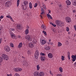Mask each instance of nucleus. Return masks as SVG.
I'll return each instance as SVG.
<instances>
[{
	"label": "nucleus",
	"instance_id": "obj_1",
	"mask_svg": "<svg viewBox=\"0 0 76 76\" xmlns=\"http://www.w3.org/2000/svg\"><path fill=\"white\" fill-rule=\"evenodd\" d=\"M25 38L28 40L29 41H32L33 39H34V36H29V35H27L25 37Z\"/></svg>",
	"mask_w": 76,
	"mask_h": 76
},
{
	"label": "nucleus",
	"instance_id": "obj_2",
	"mask_svg": "<svg viewBox=\"0 0 76 76\" xmlns=\"http://www.w3.org/2000/svg\"><path fill=\"white\" fill-rule=\"evenodd\" d=\"M1 57L2 59H3L4 60L7 61L9 60L8 55L6 54H2L1 55Z\"/></svg>",
	"mask_w": 76,
	"mask_h": 76
},
{
	"label": "nucleus",
	"instance_id": "obj_3",
	"mask_svg": "<svg viewBox=\"0 0 76 76\" xmlns=\"http://www.w3.org/2000/svg\"><path fill=\"white\" fill-rule=\"evenodd\" d=\"M65 20L67 23H71L72 22V19L69 17H66Z\"/></svg>",
	"mask_w": 76,
	"mask_h": 76
},
{
	"label": "nucleus",
	"instance_id": "obj_4",
	"mask_svg": "<svg viewBox=\"0 0 76 76\" xmlns=\"http://www.w3.org/2000/svg\"><path fill=\"white\" fill-rule=\"evenodd\" d=\"M39 53L38 51V50H37L35 53L34 57L36 59H37L38 58V57H39Z\"/></svg>",
	"mask_w": 76,
	"mask_h": 76
},
{
	"label": "nucleus",
	"instance_id": "obj_5",
	"mask_svg": "<svg viewBox=\"0 0 76 76\" xmlns=\"http://www.w3.org/2000/svg\"><path fill=\"white\" fill-rule=\"evenodd\" d=\"M4 50L6 52H9L10 51V48L9 46H6L4 48Z\"/></svg>",
	"mask_w": 76,
	"mask_h": 76
},
{
	"label": "nucleus",
	"instance_id": "obj_6",
	"mask_svg": "<svg viewBox=\"0 0 76 76\" xmlns=\"http://www.w3.org/2000/svg\"><path fill=\"white\" fill-rule=\"evenodd\" d=\"M41 12L40 13L41 15H40V17H41V19H42V18H43L42 15H44V13L45 12L44 9L42 8H41Z\"/></svg>",
	"mask_w": 76,
	"mask_h": 76
},
{
	"label": "nucleus",
	"instance_id": "obj_7",
	"mask_svg": "<svg viewBox=\"0 0 76 76\" xmlns=\"http://www.w3.org/2000/svg\"><path fill=\"white\" fill-rule=\"evenodd\" d=\"M48 57L49 58H52L53 57V55L51 53H49L48 55Z\"/></svg>",
	"mask_w": 76,
	"mask_h": 76
},
{
	"label": "nucleus",
	"instance_id": "obj_8",
	"mask_svg": "<svg viewBox=\"0 0 76 76\" xmlns=\"http://www.w3.org/2000/svg\"><path fill=\"white\" fill-rule=\"evenodd\" d=\"M72 61L74 62L76 61V55H72Z\"/></svg>",
	"mask_w": 76,
	"mask_h": 76
},
{
	"label": "nucleus",
	"instance_id": "obj_9",
	"mask_svg": "<svg viewBox=\"0 0 76 76\" xmlns=\"http://www.w3.org/2000/svg\"><path fill=\"white\" fill-rule=\"evenodd\" d=\"M21 9L22 10H25L27 9V6L23 5L21 6Z\"/></svg>",
	"mask_w": 76,
	"mask_h": 76
},
{
	"label": "nucleus",
	"instance_id": "obj_10",
	"mask_svg": "<svg viewBox=\"0 0 76 76\" xmlns=\"http://www.w3.org/2000/svg\"><path fill=\"white\" fill-rule=\"evenodd\" d=\"M40 60L42 61H45V57L42 56L40 57Z\"/></svg>",
	"mask_w": 76,
	"mask_h": 76
},
{
	"label": "nucleus",
	"instance_id": "obj_11",
	"mask_svg": "<svg viewBox=\"0 0 76 76\" xmlns=\"http://www.w3.org/2000/svg\"><path fill=\"white\" fill-rule=\"evenodd\" d=\"M28 46L29 47H30V48H32L34 47V45L32 43L30 42L28 44Z\"/></svg>",
	"mask_w": 76,
	"mask_h": 76
},
{
	"label": "nucleus",
	"instance_id": "obj_12",
	"mask_svg": "<svg viewBox=\"0 0 76 76\" xmlns=\"http://www.w3.org/2000/svg\"><path fill=\"white\" fill-rule=\"evenodd\" d=\"M58 26H61V27L64 26V22L62 21H60V23H59Z\"/></svg>",
	"mask_w": 76,
	"mask_h": 76
},
{
	"label": "nucleus",
	"instance_id": "obj_13",
	"mask_svg": "<svg viewBox=\"0 0 76 76\" xmlns=\"http://www.w3.org/2000/svg\"><path fill=\"white\" fill-rule=\"evenodd\" d=\"M66 3L67 5H68L69 6L71 4V2L69 0H66Z\"/></svg>",
	"mask_w": 76,
	"mask_h": 76
},
{
	"label": "nucleus",
	"instance_id": "obj_14",
	"mask_svg": "<svg viewBox=\"0 0 76 76\" xmlns=\"http://www.w3.org/2000/svg\"><path fill=\"white\" fill-rule=\"evenodd\" d=\"M34 76H39V72L37 71L35 72L34 73Z\"/></svg>",
	"mask_w": 76,
	"mask_h": 76
},
{
	"label": "nucleus",
	"instance_id": "obj_15",
	"mask_svg": "<svg viewBox=\"0 0 76 76\" xmlns=\"http://www.w3.org/2000/svg\"><path fill=\"white\" fill-rule=\"evenodd\" d=\"M10 2L9 1H7L5 3V6L6 7H9L10 6Z\"/></svg>",
	"mask_w": 76,
	"mask_h": 76
},
{
	"label": "nucleus",
	"instance_id": "obj_16",
	"mask_svg": "<svg viewBox=\"0 0 76 76\" xmlns=\"http://www.w3.org/2000/svg\"><path fill=\"white\" fill-rule=\"evenodd\" d=\"M40 42L41 44H43V45L45 44V43H46V41H45V40L43 39Z\"/></svg>",
	"mask_w": 76,
	"mask_h": 76
},
{
	"label": "nucleus",
	"instance_id": "obj_17",
	"mask_svg": "<svg viewBox=\"0 0 76 76\" xmlns=\"http://www.w3.org/2000/svg\"><path fill=\"white\" fill-rule=\"evenodd\" d=\"M44 73L42 72H41L39 74V76H44Z\"/></svg>",
	"mask_w": 76,
	"mask_h": 76
},
{
	"label": "nucleus",
	"instance_id": "obj_18",
	"mask_svg": "<svg viewBox=\"0 0 76 76\" xmlns=\"http://www.w3.org/2000/svg\"><path fill=\"white\" fill-rule=\"evenodd\" d=\"M60 20H56L55 21V23L58 26V25H59L60 23Z\"/></svg>",
	"mask_w": 76,
	"mask_h": 76
},
{
	"label": "nucleus",
	"instance_id": "obj_19",
	"mask_svg": "<svg viewBox=\"0 0 76 76\" xmlns=\"http://www.w3.org/2000/svg\"><path fill=\"white\" fill-rule=\"evenodd\" d=\"M21 26H20V24H18L17 25L16 28L17 29H19L20 28Z\"/></svg>",
	"mask_w": 76,
	"mask_h": 76
},
{
	"label": "nucleus",
	"instance_id": "obj_20",
	"mask_svg": "<svg viewBox=\"0 0 76 76\" xmlns=\"http://www.w3.org/2000/svg\"><path fill=\"white\" fill-rule=\"evenodd\" d=\"M72 4L74 6H76V0L73 1L72 2Z\"/></svg>",
	"mask_w": 76,
	"mask_h": 76
},
{
	"label": "nucleus",
	"instance_id": "obj_21",
	"mask_svg": "<svg viewBox=\"0 0 76 76\" xmlns=\"http://www.w3.org/2000/svg\"><path fill=\"white\" fill-rule=\"evenodd\" d=\"M45 49L46 50H50V46H45Z\"/></svg>",
	"mask_w": 76,
	"mask_h": 76
},
{
	"label": "nucleus",
	"instance_id": "obj_22",
	"mask_svg": "<svg viewBox=\"0 0 76 76\" xmlns=\"http://www.w3.org/2000/svg\"><path fill=\"white\" fill-rule=\"evenodd\" d=\"M47 16L48 18H50L51 19H52L53 18H52V17H51V15H50L49 14H47Z\"/></svg>",
	"mask_w": 76,
	"mask_h": 76
},
{
	"label": "nucleus",
	"instance_id": "obj_23",
	"mask_svg": "<svg viewBox=\"0 0 76 76\" xmlns=\"http://www.w3.org/2000/svg\"><path fill=\"white\" fill-rule=\"evenodd\" d=\"M23 44L22 42H20V43H19V44L18 45V48H21L22 47V45Z\"/></svg>",
	"mask_w": 76,
	"mask_h": 76
},
{
	"label": "nucleus",
	"instance_id": "obj_24",
	"mask_svg": "<svg viewBox=\"0 0 76 76\" xmlns=\"http://www.w3.org/2000/svg\"><path fill=\"white\" fill-rule=\"evenodd\" d=\"M10 35H11L12 38H13L14 37H15V35L12 32L10 33Z\"/></svg>",
	"mask_w": 76,
	"mask_h": 76
},
{
	"label": "nucleus",
	"instance_id": "obj_25",
	"mask_svg": "<svg viewBox=\"0 0 76 76\" xmlns=\"http://www.w3.org/2000/svg\"><path fill=\"white\" fill-rule=\"evenodd\" d=\"M3 62V58L0 57V66L1 65V63Z\"/></svg>",
	"mask_w": 76,
	"mask_h": 76
},
{
	"label": "nucleus",
	"instance_id": "obj_26",
	"mask_svg": "<svg viewBox=\"0 0 76 76\" xmlns=\"http://www.w3.org/2000/svg\"><path fill=\"white\" fill-rule=\"evenodd\" d=\"M62 45V43L61 42H59L58 43V47H61Z\"/></svg>",
	"mask_w": 76,
	"mask_h": 76
},
{
	"label": "nucleus",
	"instance_id": "obj_27",
	"mask_svg": "<svg viewBox=\"0 0 76 76\" xmlns=\"http://www.w3.org/2000/svg\"><path fill=\"white\" fill-rule=\"evenodd\" d=\"M25 34L27 35L29 33V30L28 29H26L25 31Z\"/></svg>",
	"mask_w": 76,
	"mask_h": 76
},
{
	"label": "nucleus",
	"instance_id": "obj_28",
	"mask_svg": "<svg viewBox=\"0 0 76 76\" xmlns=\"http://www.w3.org/2000/svg\"><path fill=\"white\" fill-rule=\"evenodd\" d=\"M29 7L30 9H32V3L30 2L29 3Z\"/></svg>",
	"mask_w": 76,
	"mask_h": 76
},
{
	"label": "nucleus",
	"instance_id": "obj_29",
	"mask_svg": "<svg viewBox=\"0 0 76 76\" xmlns=\"http://www.w3.org/2000/svg\"><path fill=\"white\" fill-rule=\"evenodd\" d=\"M59 70L61 73H62V72H63V68L61 67H59Z\"/></svg>",
	"mask_w": 76,
	"mask_h": 76
},
{
	"label": "nucleus",
	"instance_id": "obj_30",
	"mask_svg": "<svg viewBox=\"0 0 76 76\" xmlns=\"http://www.w3.org/2000/svg\"><path fill=\"white\" fill-rule=\"evenodd\" d=\"M42 29H44V30L45 31V29L46 28L45 26H44V25H42Z\"/></svg>",
	"mask_w": 76,
	"mask_h": 76
},
{
	"label": "nucleus",
	"instance_id": "obj_31",
	"mask_svg": "<svg viewBox=\"0 0 76 76\" xmlns=\"http://www.w3.org/2000/svg\"><path fill=\"white\" fill-rule=\"evenodd\" d=\"M37 70H39L40 69V67H39V65L38 64L37 66Z\"/></svg>",
	"mask_w": 76,
	"mask_h": 76
},
{
	"label": "nucleus",
	"instance_id": "obj_32",
	"mask_svg": "<svg viewBox=\"0 0 76 76\" xmlns=\"http://www.w3.org/2000/svg\"><path fill=\"white\" fill-rule=\"evenodd\" d=\"M28 4V1H25L24 2V6H26Z\"/></svg>",
	"mask_w": 76,
	"mask_h": 76
},
{
	"label": "nucleus",
	"instance_id": "obj_33",
	"mask_svg": "<svg viewBox=\"0 0 76 76\" xmlns=\"http://www.w3.org/2000/svg\"><path fill=\"white\" fill-rule=\"evenodd\" d=\"M19 3H20V0H18L17 2V7H18V6H19Z\"/></svg>",
	"mask_w": 76,
	"mask_h": 76
},
{
	"label": "nucleus",
	"instance_id": "obj_34",
	"mask_svg": "<svg viewBox=\"0 0 76 76\" xmlns=\"http://www.w3.org/2000/svg\"><path fill=\"white\" fill-rule=\"evenodd\" d=\"M34 39L33 40V42L34 43V44H37V40L36 39Z\"/></svg>",
	"mask_w": 76,
	"mask_h": 76
},
{
	"label": "nucleus",
	"instance_id": "obj_35",
	"mask_svg": "<svg viewBox=\"0 0 76 76\" xmlns=\"http://www.w3.org/2000/svg\"><path fill=\"white\" fill-rule=\"evenodd\" d=\"M14 76H20L19 74L16 73L14 75Z\"/></svg>",
	"mask_w": 76,
	"mask_h": 76
},
{
	"label": "nucleus",
	"instance_id": "obj_36",
	"mask_svg": "<svg viewBox=\"0 0 76 76\" xmlns=\"http://www.w3.org/2000/svg\"><path fill=\"white\" fill-rule=\"evenodd\" d=\"M10 46L12 47H14V45L12 43H10Z\"/></svg>",
	"mask_w": 76,
	"mask_h": 76
},
{
	"label": "nucleus",
	"instance_id": "obj_37",
	"mask_svg": "<svg viewBox=\"0 0 76 76\" xmlns=\"http://www.w3.org/2000/svg\"><path fill=\"white\" fill-rule=\"evenodd\" d=\"M14 71L15 72H18V68H17L14 69Z\"/></svg>",
	"mask_w": 76,
	"mask_h": 76
},
{
	"label": "nucleus",
	"instance_id": "obj_38",
	"mask_svg": "<svg viewBox=\"0 0 76 76\" xmlns=\"http://www.w3.org/2000/svg\"><path fill=\"white\" fill-rule=\"evenodd\" d=\"M61 58L62 61H63L64 60V56H62L61 57Z\"/></svg>",
	"mask_w": 76,
	"mask_h": 76
},
{
	"label": "nucleus",
	"instance_id": "obj_39",
	"mask_svg": "<svg viewBox=\"0 0 76 76\" xmlns=\"http://www.w3.org/2000/svg\"><path fill=\"white\" fill-rule=\"evenodd\" d=\"M22 68H18V72H20L22 71Z\"/></svg>",
	"mask_w": 76,
	"mask_h": 76
},
{
	"label": "nucleus",
	"instance_id": "obj_40",
	"mask_svg": "<svg viewBox=\"0 0 76 76\" xmlns=\"http://www.w3.org/2000/svg\"><path fill=\"white\" fill-rule=\"evenodd\" d=\"M6 18H10V19L11 17L10 15H6Z\"/></svg>",
	"mask_w": 76,
	"mask_h": 76
},
{
	"label": "nucleus",
	"instance_id": "obj_41",
	"mask_svg": "<svg viewBox=\"0 0 76 76\" xmlns=\"http://www.w3.org/2000/svg\"><path fill=\"white\" fill-rule=\"evenodd\" d=\"M43 33L45 35H47V33L45 31H43Z\"/></svg>",
	"mask_w": 76,
	"mask_h": 76
},
{
	"label": "nucleus",
	"instance_id": "obj_42",
	"mask_svg": "<svg viewBox=\"0 0 76 76\" xmlns=\"http://www.w3.org/2000/svg\"><path fill=\"white\" fill-rule=\"evenodd\" d=\"M37 6H38V4L37 3H35L34 6V7H37Z\"/></svg>",
	"mask_w": 76,
	"mask_h": 76
},
{
	"label": "nucleus",
	"instance_id": "obj_43",
	"mask_svg": "<svg viewBox=\"0 0 76 76\" xmlns=\"http://www.w3.org/2000/svg\"><path fill=\"white\" fill-rule=\"evenodd\" d=\"M66 31L67 32H69V27H66Z\"/></svg>",
	"mask_w": 76,
	"mask_h": 76
},
{
	"label": "nucleus",
	"instance_id": "obj_44",
	"mask_svg": "<svg viewBox=\"0 0 76 76\" xmlns=\"http://www.w3.org/2000/svg\"><path fill=\"white\" fill-rule=\"evenodd\" d=\"M40 55L44 56H45V54L44 53H40Z\"/></svg>",
	"mask_w": 76,
	"mask_h": 76
},
{
	"label": "nucleus",
	"instance_id": "obj_45",
	"mask_svg": "<svg viewBox=\"0 0 76 76\" xmlns=\"http://www.w3.org/2000/svg\"><path fill=\"white\" fill-rule=\"evenodd\" d=\"M49 73L50 74V75H52V76H53V75H54V74H53V73H52V72H51V71H50L49 72Z\"/></svg>",
	"mask_w": 76,
	"mask_h": 76
},
{
	"label": "nucleus",
	"instance_id": "obj_46",
	"mask_svg": "<svg viewBox=\"0 0 76 76\" xmlns=\"http://www.w3.org/2000/svg\"><path fill=\"white\" fill-rule=\"evenodd\" d=\"M10 19H11V21H12L13 22H14V20H13V18H12V17H11Z\"/></svg>",
	"mask_w": 76,
	"mask_h": 76
},
{
	"label": "nucleus",
	"instance_id": "obj_47",
	"mask_svg": "<svg viewBox=\"0 0 76 76\" xmlns=\"http://www.w3.org/2000/svg\"><path fill=\"white\" fill-rule=\"evenodd\" d=\"M43 7L44 8V9H46V7H45V5H44L43 6Z\"/></svg>",
	"mask_w": 76,
	"mask_h": 76
},
{
	"label": "nucleus",
	"instance_id": "obj_48",
	"mask_svg": "<svg viewBox=\"0 0 76 76\" xmlns=\"http://www.w3.org/2000/svg\"><path fill=\"white\" fill-rule=\"evenodd\" d=\"M4 18V16L3 15H1L0 17L1 19H3Z\"/></svg>",
	"mask_w": 76,
	"mask_h": 76
},
{
	"label": "nucleus",
	"instance_id": "obj_49",
	"mask_svg": "<svg viewBox=\"0 0 76 76\" xmlns=\"http://www.w3.org/2000/svg\"><path fill=\"white\" fill-rule=\"evenodd\" d=\"M7 76H12V74H7Z\"/></svg>",
	"mask_w": 76,
	"mask_h": 76
},
{
	"label": "nucleus",
	"instance_id": "obj_50",
	"mask_svg": "<svg viewBox=\"0 0 76 76\" xmlns=\"http://www.w3.org/2000/svg\"><path fill=\"white\" fill-rule=\"evenodd\" d=\"M11 30L12 31H15V28H12L11 29Z\"/></svg>",
	"mask_w": 76,
	"mask_h": 76
},
{
	"label": "nucleus",
	"instance_id": "obj_51",
	"mask_svg": "<svg viewBox=\"0 0 76 76\" xmlns=\"http://www.w3.org/2000/svg\"><path fill=\"white\" fill-rule=\"evenodd\" d=\"M57 76H62V75H61V74H57Z\"/></svg>",
	"mask_w": 76,
	"mask_h": 76
},
{
	"label": "nucleus",
	"instance_id": "obj_52",
	"mask_svg": "<svg viewBox=\"0 0 76 76\" xmlns=\"http://www.w3.org/2000/svg\"><path fill=\"white\" fill-rule=\"evenodd\" d=\"M50 45H53V43L50 42Z\"/></svg>",
	"mask_w": 76,
	"mask_h": 76
},
{
	"label": "nucleus",
	"instance_id": "obj_53",
	"mask_svg": "<svg viewBox=\"0 0 76 76\" xmlns=\"http://www.w3.org/2000/svg\"><path fill=\"white\" fill-rule=\"evenodd\" d=\"M52 25H53V26H54V27H56V25L55 24H52Z\"/></svg>",
	"mask_w": 76,
	"mask_h": 76
},
{
	"label": "nucleus",
	"instance_id": "obj_54",
	"mask_svg": "<svg viewBox=\"0 0 76 76\" xmlns=\"http://www.w3.org/2000/svg\"><path fill=\"white\" fill-rule=\"evenodd\" d=\"M67 56H70V53H68Z\"/></svg>",
	"mask_w": 76,
	"mask_h": 76
},
{
	"label": "nucleus",
	"instance_id": "obj_55",
	"mask_svg": "<svg viewBox=\"0 0 76 76\" xmlns=\"http://www.w3.org/2000/svg\"><path fill=\"white\" fill-rule=\"evenodd\" d=\"M69 60H70V56H67Z\"/></svg>",
	"mask_w": 76,
	"mask_h": 76
},
{
	"label": "nucleus",
	"instance_id": "obj_56",
	"mask_svg": "<svg viewBox=\"0 0 76 76\" xmlns=\"http://www.w3.org/2000/svg\"><path fill=\"white\" fill-rule=\"evenodd\" d=\"M48 11L49 12L48 13H51V10H48Z\"/></svg>",
	"mask_w": 76,
	"mask_h": 76
},
{
	"label": "nucleus",
	"instance_id": "obj_57",
	"mask_svg": "<svg viewBox=\"0 0 76 76\" xmlns=\"http://www.w3.org/2000/svg\"><path fill=\"white\" fill-rule=\"evenodd\" d=\"M29 53H30V52L29 51H28L27 52V53L28 54H29Z\"/></svg>",
	"mask_w": 76,
	"mask_h": 76
},
{
	"label": "nucleus",
	"instance_id": "obj_58",
	"mask_svg": "<svg viewBox=\"0 0 76 76\" xmlns=\"http://www.w3.org/2000/svg\"><path fill=\"white\" fill-rule=\"evenodd\" d=\"M42 6H44V5H45V4H44V3H42Z\"/></svg>",
	"mask_w": 76,
	"mask_h": 76
},
{
	"label": "nucleus",
	"instance_id": "obj_59",
	"mask_svg": "<svg viewBox=\"0 0 76 76\" xmlns=\"http://www.w3.org/2000/svg\"><path fill=\"white\" fill-rule=\"evenodd\" d=\"M73 13H75V12H76V10H74L73 11Z\"/></svg>",
	"mask_w": 76,
	"mask_h": 76
},
{
	"label": "nucleus",
	"instance_id": "obj_60",
	"mask_svg": "<svg viewBox=\"0 0 76 76\" xmlns=\"http://www.w3.org/2000/svg\"><path fill=\"white\" fill-rule=\"evenodd\" d=\"M74 65H76V61L74 63Z\"/></svg>",
	"mask_w": 76,
	"mask_h": 76
},
{
	"label": "nucleus",
	"instance_id": "obj_61",
	"mask_svg": "<svg viewBox=\"0 0 76 76\" xmlns=\"http://www.w3.org/2000/svg\"><path fill=\"white\" fill-rule=\"evenodd\" d=\"M18 37L19 38H20V36L19 35L18 36Z\"/></svg>",
	"mask_w": 76,
	"mask_h": 76
},
{
	"label": "nucleus",
	"instance_id": "obj_62",
	"mask_svg": "<svg viewBox=\"0 0 76 76\" xmlns=\"http://www.w3.org/2000/svg\"><path fill=\"white\" fill-rule=\"evenodd\" d=\"M50 24H51V25H53V23H52V22H50Z\"/></svg>",
	"mask_w": 76,
	"mask_h": 76
},
{
	"label": "nucleus",
	"instance_id": "obj_63",
	"mask_svg": "<svg viewBox=\"0 0 76 76\" xmlns=\"http://www.w3.org/2000/svg\"><path fill=\"white\" fill-rule=\"evenodd\" d=\"M27 28H28V29H29V26H27Z\"/></svg>",
	"mask_w": 76,
	"mask_h": 76
},
{
	"label": "nucleus",
	"instance_id": "obj_64",
	"mask_svg": "<svg viewBox=\"0 0 76 76\" xmlns=\"http://www.w3.org/2000/svg\"><path fill=\"white\" fill-rule=\"evenodd\" d=\"M68 34H71L70 32H68Z\"/></svg>",
	"mask_w": 76,
	"mask_h": 76
}]
</instances>
